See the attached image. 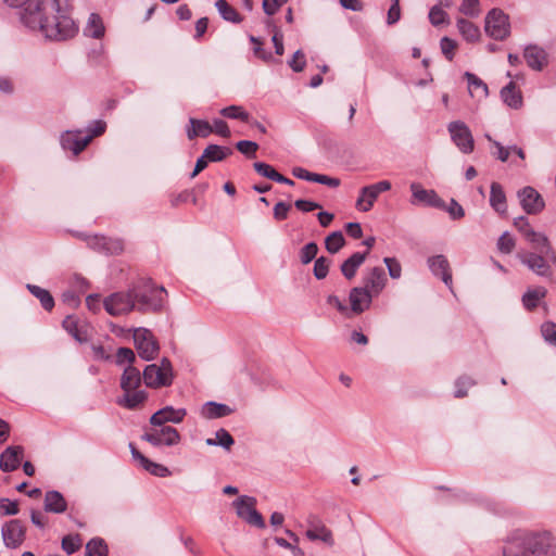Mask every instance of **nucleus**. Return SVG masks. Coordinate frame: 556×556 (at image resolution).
Instances as JSON below:
<instances>
[{
    "label": "nucleus",
    "instance_id": "1",
    "mask_svg": "<svg viewBox=\"0 0 556 556\" xmlns=\"http://www.w3.org/2000/svg\"><path fill=\"white\" fill-rule=\"evenodd\" d=\"M13 8L25 5L21 20L47 39L62 41L74 37L77 27L68 15V0H4Z\"/></svg>",
    "mask_w": 556,
    "mask_h": 556
},
{
    "label": "nucleus",
    "instance_id": "2",
    "mask_svg": "<svg viewBox=\"0 0 556 556\" xmlns=\"http://www.w3.org/2000/svg\"><path fill=\"white\" fill-rule=\"evenodd\" d=\"M553 535L548 531L514 532L503 545V556H556L552 551Z\"/></svg>",
    "mask_w": 556,
    "mask_h": 556
},
{
    "label": "nucleus",
    "instance_id": "3",
    "mask_svg": "<svg viewBox=\"0 0 556 556\" xmlns=\"http://www.w3.org/2000/svg\"><path fill=\"white\" fill-rule=\"evenodd\" d=\"M136 309L140 313H154L162 308L164 294L163 287L155 286L151 279H141L131 287Z\"/></svg>",
    "mask_w": 556,
    "mask_h": 556
},
{
    "label": "nucleus",
    "instance_id": "4",
    "mask_svg": "<svg viewBox=\"0 0 556 556\" xmlns=\"http://www.w3.org/2000/svg\"><path fill=\"white\" fill-rule=\"evenodd\" d=\"M541 249V253L522 251L517 254L518 260L528 267L529 270L540 277L552 276V266L556 265V252L555 261H552L547 254L546 245H535Z\"/></svg>",
    "mask_w": 556,
    "mask_h": 556
},
{
    "label": "nucleus",
    "instance_id": "5",
    "mask_svg": "<svg viewBox=\"0 0 556 556\" xmlns=\"http://www.w3.org/2000/svg\"><path fill=\"white\" fill-rule=\"evenodd\" d=\"M142 378L148 388L160 389L170 386L174 378L170 361L164 357L159 365H148L143 370Z\"/></svg>",
    "mask_w": 556,
    "mask_h": 556
},
{
    "label": "nucleus",
    "instance_id": "6",
    "mask_svg": "<svg viewBox=\"0 0 556 556\" xmlns=\"http://www.w3.org/2000/svg\"><path fill=\"white\" fill-rule=\"evenodd\" d=\"M485 33L495 40H504L510 34L509 17L501 9H492L485 16Z\"/></svg>",
    "mask_w": 556,
    "mask_h": 556
},
{
    "label": "nucleus",
    "instance_id": "7",
    "mask_svg": "<svg viewBox=\"0 0 556 556\" xmlns=\"http://www.w3.org/2000/svg\"><path fill=\"white\" fill-rule=\"evenodd\" d=\"M141 439L149 442L153 446H173L179 443L180 434L174 427L170 426H152L151 429L147 430L142 434Z\"/></svg>",
    "mask_w": 556,
    "mask_h": 556
},
{
    "label": "nucleus",
    "instance_id": "8",
    "mask_svg": "<svg viewBox=\"0 0 556 556\" xmlns=\"http://www.w3.org/2000/svg\"><path fill=\"white\" fill-rule=\"evenodd\" d=\"M105 311L112 316H121L136 309V302L132 298L131 288L126 292H116L103 301Z\"/></svg>",
    "mask_w": 556,
    "mask_h": 556
},
{
    "label": "nucleus",
    "instance_id": "9",
    "mask_svg": "<svg viewBox=\"0 0 556 556\" xmlns=\"http://www.w3.org/2000/svg\"><path fill=\"white\" fill-rule=\"evenodd\" d=\"M134 342L139 356L146 361L155 358L159 353V343L149 329L137 328L134 331Z\"/></svg>",
    "mask_w": 556,
    "mask_h": 556
},
{
    "label": "nucleus",
    "instance_id": "10",
    "mask_svg": "<svg viewBox=\"0 0 556 556\" xmlns=\"http://www.w3.org/2000/svg\"><path fill=\"white\" fill-rule=\"evenodd\" d=\"M451 139L454 144L465 154H469L475 149V140L469 127L462 121L451 122L447 126Z\"/></svg>",
    "mask_w": 556,
    "mask_h": 556
},
{
    "label": "nucleus",
    "instance_id": "11",
    "mask_svg": "<svg viewBox=\"0 0 556 556\" xmlns=\"http://www.w3.org/2000/svg\"><path fill=\"white\" fill-rule=\"evenodd\" d=\"M390 189L391 182L389 180H381L376 184L363 187L359 190V195L356 200L355 207L361 212L370 211L379 194Z\"/></svg>",
    "mask_w": 556,
    "mask_h": 556
},
{
    "label": "nucleus",
    "instance_id": "12",
    "mask_svg": "<svg viewBox=\"0 0 556 556\" xmlns=\"http://www.w3.org/2000/svg\"><path fill=\"white\" fill-rule=\"evenodd\" d=\"M514 226L533 245H546L548 256L552 261H555V249L551 244L549 239L544 233L534 231L526 217L515 218Z\"/></svg>",
    "mask_w": 556,
    "mask_h": 556
},
{
    "label": "nucleus",
    "instance_id": "13",
    "mask_svg": "<svg viewBox=\"0 0 556 556\" xmlns=\"http://www.w3.org/2000/svg\"><path fill=\"white\" fill-rule=\"evenodd\" d=\"M1 536L5 547L18 548L26 539V527L20 519H11L3 523Z\"/></svg>",
    "mask_w": 556,
    "mask_h": 556
},
{
    "label": "nucleus",
    "instance_id": "14",
    "mask_svg": "<svg viewBox=\"0 0 556 556\" xmlns=\"http://www.w3.org/2000/svg\"><path fill=\"white\" fill-rule=\"evenodd\" d=\"M76 236L85 240L89 248L103 252L106 254H118L123 251V241L119 239H112L104 236L93 235L87 236L85 233H76Z\"/></svg>",
    "mask_w": 556,
    "mask_h": 556
},
{
    "label": "nucleus",
    "instance_id": "15",
    "mask_svg": "<svg viewBox=\"0 0 556 556\" xmlns=\"http://www.w3.org/2000/svg\"><path fill=\"white\" fill-rule=\"evenodd\" d=\"M518 198L522 208L528 214H539L544 210L545 202L533 187L527 186L519 190Z\"/></svg>",
    "mask_w": 556,
    "mask_h": 556
},
{
    "label": "nucleus",
    "instance_id": "16",
    "mask_svg": "<svg viewBox=\"0 0 556 556\" xmlns=\"http://www.w3.org/2000/svg\"><path fill=\"white\" fill-rule=\"evenodd\" d=\"M92 140V136H83L81 130H66L61 135L60 142L64 150L78 155Z\"/></svg>",
    "mask_w": 556,
    "mask_h": 556
},
{
    "label": "nucleus",
    "instance_id": "17",
    "mask_svg": "<svg viewBox=\"0 0 556 556\" xmlns=\"http://www.w3.org/2000/svg\"><path fill=\"white\" fill-rule=\"evenodd\" d=\"M187 410L185 408H175L173 406H165L155 412L150 417L151 426L159 427L167 422L180 424L185 419Z\"/></svg>",
    "mask_w": 556,
    "mask_h": 556
},
{
    "label": "nucleus",
    "instance_id": "18",
    "mask_svg": "<svg viewBox=\"0 0 556 556\" xmlns=\"http://www.w3.org/2000/svg\"><path fill=\"white\" fill-rule=\"evenodd\" d=\"M413 204L422 203L428 206L443 208L445 206L444 201L437 194L434 190H428L421 187L417 182L410 185Z\"/></svg>",
    "mask_w": 556,
    "mask_h": 556
},
{
    "label": "nucleus",
    "instance_id": "19",
    "mask_svg": "<svg viewBox=\"0 0 556 556\" xmlns=\"http://www.w3.org/2000/svg\"><path fill=\"white\" fill-rule=\"evenodd\" d=\"M305 536L309 541H323L330 546L333 545L332 532L315 516L307 519Z\"/></svg>",
    "mask_w": 556,
    "mask_h": 556
},
{
    "label": "nucleus",
    "instance_id": "20",
    "mask_svg": "<svg viewBox=\"0 0 556 556\" xmlns=\"http://www.w3.org/2000/svg\"><path fill=\"white\" fill-rule=\"evenodd\" d=\"M375 295L364 287H355L350 291L351 311L361 314L369 308Z\"/></svg>",
    "mask_w": 556,
    "mask_h": 556
},
{
    "label": "nucleus",
    "instance_id": "21",
    "mask_svg": "<svg viewBox=\"0 0 556 556\" xmlns=\"http://www.w3.org/2000/svg\"><path fill=\"white\" fill-rule=\"evenodd\" d=\"M428 266L434 276H440L442 281L451 289L452 273L447 258L442 255H434L428 258Z\"/></svg>",
    "mask_w": 556,
    "mask_h": 556
},
{
    "label": "nucleus",
    "instance_id": "22",
    "mask_svg": "<svg viewBox=\"0 0 556 556\" xmlns=\"http://www.w3.org/2000/svg\"><path fill=\"white\" fill-rule=\"evenodd\" d=\"M523 58L528 66L538 72H541L548 63L546 51L535 45H529L525 48Z\"/></svg>",
    "mask_w": 556,
    "mask_h": 556
},
{
    "label": "nucleus",
    "instance_id": "23",
    "mask_svg": "<svg viewBox=\"0 0 556 556\" xmlns=\"http://www.w3.org/2000/svg\"><path fill=\"white\" fill-rule=\"evenodd\" d=\"M387 276L381 267L371 268L364 278V288L377 296L386 287Z\"/></svg>",
    "mask_w": 556,
    "mask_h": 556
},
{
    "label": "nucleus",
    "instance_id": "24",
    "mask_svg": "<svg viewBox=\"0 0 556 556\" xmlns=\"http://www.w3.org/2000/svg\"><path fill=\"white\" fill-rule=\"evenodd\" d=\"M23 454L22 446H9L0 456V469L4 472H11L18 468L21 456Z\"/></svg>",
    "mask_w": 556,
    "mask_h": 556
},
{
    "label": "nucleus",
    "instance_id": "25",
    "mask_svg": "<svg viewBox=\"0 0 556 556\" xmlns=\"http://www.w3.org/2000/svg\"><path fill=\"white\" fill-rule=\"evenodd\" d=\"M148 399V393L142 389L124 391V395L118 397L117 404L128 409L140 407Z\"/></svg>",
    "mask_w": 556,
    "mask_h": 556
},
{
    "label": "nucleus",
    "instance_id": "26",
    "mask_svg": "<svg viewBox=\"0 0 556 556\" xmlns=\"http://www.w3.org/2000/svg\"><path fill=\"white\" fill-rule=\"evenodd\" d=\"M501 98L507 106L514 110L520 109L523 104L522 93L514 81H509L502 88Z\"/></svg>",
    "mask_w": 556,
    "mask_h": 556
},
{
    "label": "nucleus",
    "instance_id": "27",
    "mask_svg": "<svg viewBox=\"0 0 556 556\" xmlns=\"http://www.w3.org/2000/svg\"><path fill=\"white\" fill-rule=\"evenodd\" d=\"M231 413L232 409L228 405L213 401L203 404L200 410L201 416L205 419L223 418L229 416Z\"/></svg>",
    "mask_w": 556,
    "mask_h": 556
},
{
    "label": "nucleus",
    "instance_id": "28",
    "mask_svg": "<svg viewBox=\"0 0 556 556\" xmlns=\"http://www.w3.org/2000/svg\"><path fill=\"white\" fill-rule=\"evenodd\" d=\"M67 509V503L59 491H48L45 494V510L47 513L62 514Z\"/></svg>",
    "mask_w": 556,
    "mask_h": 556
},
{
    "label": "nucleus",
    "instance_id": "29",
    "mask_svg": "<svg viewBox=\"0 0 556 556\" xmlns=\"http://www.w3.org/2000/svg\"><path fill=\"white\" fill-rule=\"evenodd\" d=\"M187 137L189 140L195 137L206 138L213 132L212 125L204 119L189 118V126L186 129Z\"/></svg>",
    "mask_w": 556,
    "mask_h": 556
},
{
    "label": "nucleus",
    "instance_id": "30",
    "mask_svg": "<svg viewBox=\"0 0 556 556\" xmlns=\"http://www.w3.org/2000/svg\"><path fill=\"white\" fill-rule=\"evenodd\" d=\"M490 205L501 215L507 213L506 195L498 182H492L490 191Z\"/></svg>",
    "mask_w": 556,
    "mask_h": 556
},
{
    "label": "nucleus",
    "instance_id": "31",
    "mask_svg": "<svg viewBox=\"0 0 556 556\" xmlns=\"http://www.w3.org/2000/svg\"><path fill=\"white\" fill-rule=\"evenodd\" d=\"M142 379L140 371L136 367L127 366L121 377V388L123 392L139 389Z\"/></svg>",
    "mask_w": 556,
    "mask_h": 556
},
{
    "label": "nucleus",
    "instance_id": "32",
    "mask_svg": "<svg viewBox=\"0 0 556 556\" xmlns=\"http://www.w3.org/2000/svg\"><path fill=\"white\" fill-rule=\"evenodd\" d=\"M367 254H368V252H365V253L356 252V253L352 254L341 265L342 275L349 280L354 278L358 267L365 262Z\"/></svg>",
    "mask_w": 556,
    "mask_h": 556
},
{
    "label": "nucleus",
    "instance_id": "33",
    "mask_svg": "<svg viewBox=\"0 0 556 556\" xmlns=\"http://www.w3.org/2000/svg\"><path fill=\"white\" fill-rule=\"evenodd\" d=\"M547 294V290L544 287H536L528 289L522 295V304L528 311H532L539 306L540 301Z\"/></svg>",
    "mask_w": 556,
    "mask_h": 556
},
{
    "label": "nucleus",
    "instance_id": "34",
    "mask_svg": "<svg viewBox=\"0 0 556 556\" xmlns=\"http://www.w3.org/2000/svg\"><path fill=\"white\" fill-rule=\"evenodd\" d=\"M458 31L464 37L465 40L469 42H475L479 40L480 38V29L477 25H475L472 22L465 20V18H458L456 22Z\"/></svg>",
    "mask_w": 556,
    "mask_h": 556
},
{
    "label": "nucleus",
    "instance_id": "35",
    "mask_svg": "<svg viewBox=\"0 0 556 556\" xmlns=\"http://www.w3.org/2000/svg\"><path fill=\"white\" fill-rule=\"evenodd\" d=\"M29 292L40 301L41 306L46 311H51L54 306V300L50 292L36 285H27Z\"/></svg>",
    "mask_w": 556,
    "mask_h": 556
},
{
    "label": "nucleus",
    "instance_id": "36",
    "mask_svg": "<svg viewBox=\"0 0 556 556\" xmlns=\"http://www.w3.org/2000/svg\"><path fill=\"white\" fill-rule=\"evenodd\" d=\"M85 35L96 39H100L104 35V26L98 14H90L85 27Z\"/></svg>",
    "mask_w": 556,
    "mask_h": 556
},
{
    "label": "nucleus",
    "instance_id": "37",
    "mask_svg": "<svg viewBox=\"0 0 556 556\" xmlns=\"http://www.w3.org/2000/svg\"><path fill=\"white\" fill-rule=\"evenodd\" d=\"M256 501L254 497L240 496L233 502L237 515L245 520L250 513L255 508Z\"/></svg>",
    "mask_w": 556,
    "mask_h": 556
},
{
    "label": "nucleus",
    "instance_id": "38",
    "mask_svg": "<svg viewBox=\"0 0 556 556\" xmlns=\"http://www.w3.org/2000/svg\"><path fill=\"white\" fill-rule=\"evenodd\" d=\"M215 7L220 16L231 23H240L242 21L240 14L233 9L227 0H217Z\"/></svg>",
    "mask_w": 556,
    "mask_h": 556
},
{
    "label": "nucleus",
    "instance_id": "39",
    "mask_svg": "<svg viewBox=\"0 0 556 556\" xmlns=\"http://www.w3.org/2000/svg\"><path fill=\"white\" fill-rule=\"evenodd\" d=\"M465 78L467 79L469 91L471 92V94L477 92L480 98L488 97L489 89L483 80H481L478 76L469 72L465 73Z\"/></svg>",
    "mask_w": 556,
    "mask_h": 556
},
{
    "label": "nucleus",
    "instance_id": "40",
    "mask_svg": "<svg viewBox=\"0 0 556 556\" xmlns=\"http://www.w3.org/2000/svg\"><path fill=\"white\" fill-rule=\"evenodd\" d=\"M204 157H207L210 162H220L232 153V150L227 147L217 144L207 146L204 151Z\"/></svg>",
    "mask_w": 556,
    "mask_h": 556
},
{
    "label": "nucleus",
    "instance_id": "41",
    "mask_svg": "<svg viewBox=\"0 0 556 556\" xmlns=\"http://www.w3.org/2000/svg\"><path fill=\"white\" fill-rule=\"evenodd\" d=\"M205 443L210 446L219 445L225 450H230L235 441L226 429L220 428L215 432V439L208 438L205 440Z\"/></svg>",
    "mask_w": 556,
    "mask_h": 556
},
{
    "label": "nucleus",
    "instance_id": "42",
    "mask_svg": "<svg viewBox=\"0 0 556 556\" xmlns=\"http://www.w3.org/2000/svg\"><path fill=\"white\" fill-rule=\"evenodd\" d=\"M345 239L341 231H334L328 235L325 239V247L331 254H336L344 245Z\"/></svg>",
    "mask_w": 556,
    "mask_h": 556
},
{
    "label": "nucleus",
    "instance_id": "43",
    "mask_svg": "<svg viewBox=\"0 0 556 556\" xmlns=\"http://www.w3.org/2000/svg\"><path fill=\"white\" fill-rule=\"evenodd\" d=\"M224 117L230 119H240L248 123L250 114L240 105H229L220 110L219 112Z\"/></svg>",
    "mask_w": 556,
    "mask_h": 556
},
{
    "label": "nucleus",
    "instance_id": "44",
    "mask_svg": "<svg viewBox=\"0 0 556 556\" xmlns=\"http://www.w3.org/2000/svg\"><path fill=\"white\" fill-rule=\"evenodd\" d=\"M106 555H108V546L102 539L94 538V539H91L86 544L85 556H106Z\"/></svg>",
    "mask_w": 556,
    "mask_h": 556
},
{
    "label": "nucleus",
    "instance_id": "45",
    "mask_svg": "<svg viewBox=\"0 0 556 556\" xmlns=\"http://www.w3.org/2000/svg\"><path fill=\"white\" fill-rule=\"evenodd\" d=\"M80 546H81V540L78 534H76V535L68 534L62 539V548L68 555H72L75 552H77L80 548Z\"/></svg>",
    "mask_w": 556,
    "mask_h": 556
},
{
    "label": "nucleus",
    "instance_id": "46",
    "mask_svg": "<svg viewBox=\"0 0 556 556\" xmlns=\"http://www.w3.org/2000/svg\"><path fill=\"white\" fill-rule=\"evenodd\" d=\"M317 253H318V245L315 242L306 243L300 250L301 263L304 265L309 264L313 260L316 258Z\"/></svg>",
    "mask_w": 556,
    "mask_h": 556
},
{
    "label": "nucleus",
    "instance_id": "47",
    "mask_svg": "<svg viewBox=\"0 0 556 556\" xmlns=\"http://www.w3.org/2000/svg\"><path fill=\"white\" fill-rule=\"evenodd\" d=\"M330 261L325 257L320 256L315 260L314 264V276L316 279L321 280L327 277L329 271Z\"/></svg>",
    "mask_w": 556,
    "mask_h": 556
},
{
    "label": "nucleus",
    "instance_id": "48",
    "mask_svg": "<svg viewBox=\"0 0 556 556\" xmlns=\"http://www.w3.org/2000/svg\"><path fill=\"white\" fill-rule=\"evenodd\" d=\"M429 21L433 26H440L447 21V13L439 5H434L430 9Z\"/></svg>",
    "mask_w": 556,
    "mask_h": 556
},
{
    "label": "nucleus",
    "instance_id": "49",
    "mask_svg": "<svg viewBox=\"0 0 556 556\" xmlns=\"http://www.w3.org/2000/svg\"><path fill=\"white\" fill-rule=\"evenodd\" d=\"M143 468L148 472H150L151 475L156 476V477L164 478V477L169 476V473H170L167 467H165L161 464H156L150 459L144 460Z\"/></svg>",
    "mask_w": 556,
    "mask_h": 556
},
{
    "label": "nucleus",
    "instance_id": "50",
    "mask_svg": "<svg viewBox=\"0 0 556 556\" xmlns=\"http://www.w3.org/2000/svg\"><path fill=\"white\" fill-rule=\"evenodd\" d=\"M459 11L467 16L476 17L479 15V0H463Z\"/></svg>",
    "mask_w": 556,
    "mask_h": 556
},
{
    "label": "nucleus",
    "instance_id": "51",
    "mask_svg": "<svg viewBox=\"0 0 556 556\" xmlns=\"http://www.w3.org/2000/svg\"><path fill=\"white\" fill-rule=\"evenodd\" d=\"M236 148L247 157H254L258 149V144L254 141L241 140L237 142Z\"/></svg>",
    "mask_w": 556,
    "mask_h": 556
},
{
    "label": "nucleus",
    "instance_id": "52",
    "mask_svg": "<svg viewBox=\"0 0 556 556\" xmlns=\"http://www.w3.org/2000/svg\"><path fill=\"white\" fill-rule=\"evenodd\" d=\"M136 355L134 351L129 348H119L116 352V364L123 365L128 364V366H132L131 364L135 362Z\"/></svg>",
    "mask_w": 556,
    "mask_h": 556
},
{
    "label": "nucleus",
    "instance_id": "53",
    "mask_svg": "<svg viewBox=\"0 0 556 556\" xmlns=\"http://www.w3.org/2000/svg\"><path fill=\"white\" fill-rule=\"evenodd\" d=\"M515 248V239L505 231L497 240V249L505 254H509Z\"/></svg>",
    "mask_w": 556,
    "mask_h": 556
},
{
    "label": "nucleus",
    "instance_id": "54",
    "mask_svg": "<svg viewBox=\"0 0 556 556\" xmlns=\"http://www.w3.org/2000/svg\"><path fill=\"white\" fill-rule=\"evenodd\" d=\"M440 47H441V51L443 53V55L448 60V61H452L454 59V55H455V49L457 47V43L455 40L448 38V37H443L440 41Z\"/></svg>",
    "mask_w": 556,
    "mask_h": 556
},
{
    "label": "nucleus",
    "instance_id": "55",
    "mask_svg": "<svg viewBox=\"0 0 556 556\" xmlns=\"http://www.w3.org/2000/svg\"><path fill=\"white\" fill-rule=\"evenodd\" d=\"M253 167L257 172V174L274 181L278 175V172L273 166L263 162H255L253 164Z\"/></svg>",
    "mask_w": 556,
    "mask_h": 556
},
{
    "label": "nucleus",
    "instance_id": "56",
    "mask_svg": "<svg viewBox=\"0 0 556 556\" xmlns=\"http://www.w3.org/2000/svg\"><path fill=\"white\" fill-rule=\"evenodd\" d=\"M541 332L546 342L556 346V324L552 321L544 323Z\"/></svg>",
    "mask_w": 556,
    "mask_h": 556
},
{
    "label": "nucleus",
    "instance_id": "57",
    "mask_svg": "<svg viewBox=\"0 0 556 556\" xmlns=\"http://www.w3.org/2000/svg\"><path fill=\"white\" fill-rule=\"evenodd\" d=\"M0 510L5 516H14L20 511L18 504L16 501H11L7 497L0 498Z\"/></svg>",
    "mask_w": 556,
    "mask_h": 556
},
{
    "label": "nucleus",
    "instance_id": "58",
    "mask_svg": "<svg viewBox=\"0 0 556 556\" xmlns=\"http://www.w3.org/2000/svg\"><path fill=\"white\" fill-rule=\"evenodd\" d=\"M475 381L469 377H460L455 383V397H464L467 395V388L472 387Z\"/></svg>",
    "mask_w": 556,
    "mask_h": 556
},
{
    "label": "nucleus",
    "instance_id": "59",
    "mask_svg": "<svg viewBox=\"0 0 556 556\" xmlns=\"http://www.w3.org/2000/svg\"><path fill=\"white\" fill-rule=\"evenodd\" d=\"M250 40L254 43L253 51L255 56L265 62H269L273 60V54L263 49L262 41L258 38L251 36Z\"/></svg>",
    "mask_w": 556,
    "mask_h": 556
},
{
    "label": "nucleus",
    "instance_id": "60",
    "mask_svg": "<svg viewBox=\"0 0 556 556\" xmlns=\"http://www.w3.org/2000/svg\"><path fill=\"white\" fill-rule=\"evenodd\" d=\"M383 262L388 267L390 277L399 279L402 275V266L399 261L394 257H384Z\"/></svg>",
    "mask_w": 556,
    "mask_h": 556
},
{
    "label": "nucleus",
    "instance_id": "61",
    "mask_svg": "<svg viewBox=\"0 0 556 556\" xmlns=\"http://www.w3.org/2000/svg\"><path fill=\"white\" fill-rule=\"evenodd\" d=\"M64 329L68 331L77 341H83L77 329V321L73 316H67L62 323Z\"/></svg>",
    "mask_w": 556,
    "mask_h": 556
},
{
    "label": "nucleus",
    "instance_id": "62",
    "mask_svg": "<svg viewBox=\"0 0 556 556\" xmlns=\"http://www.w3.org/2000/svg\"><path fill=\"white\" fill-rule=\"evenodd\" d=\"M305 56L301 50H298L293 54V58L289 61V65L294 72H302L305 67Z\"/></svg>",
    "mask_w": 556,
    "mask_h": 556
},
{
    "label": "nucleus",
    "instance_id": "63",
    "mask_svg": "<svg viewBox=\"0 0 556 556\" xmlns=\"http://www.w3.org/2000/svg\"><path fill=\"white\" fill-rule=\"evenodd\" d=\"M288 0H263V9L267 15H274Z\"/></svg>",
    "mask_w": 556,
    "mask_h": 556
},
{
    "label": "nucleus",
    "instance_id": "64",
    "mask_svg": "<svg viewBox=\"0 0 556 556\" xmlns=\"http://www.w3.org/2000/svg\"><path fill=\"white\" fill-rule=\"evenodd\" d=\"M443 208H445V206ZM446 211L448 212L450 216L453 219H460L465 216V211L463 206L454 199L451 200L450 205L446 207Z\"/></svg>",
    "mask_w": 556,
    "mask_h": 556
}]
</instances>
